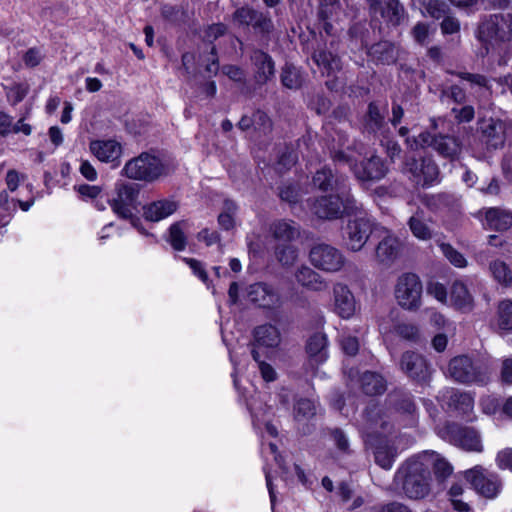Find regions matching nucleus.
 Listing matches in <instances>:
<instances>
[{"label": "nucleus", "mask_w": 512, "mask_h": 512, "mask_svg": "<svg viewBox=\"0 0 512 512\" xmlns=\"http://www.w3.org/2000/svg\"><path fill=\"white\" fill-rule=\"evenodd\" d=\"M340 346L343 352H358L362 348L360 339L350 334L341 336Z\"/></svg>", "instance_id": "obj_62"}, {"label": "nucleus", "mask_w": 512, "mask_h": 512, "mask_svg": "<svg viewBox=\"0 0 512 512\" xmlns=\"http://www.w3.org/2000/svg\"><path fill=\"white\" fill-rule=\"evenodd\" d=\"M280 79L284 87L294 90L301 88L305 81L302 71L290 63L282 67Z\"/></svg>", "instance_id": "obj_39"}, {"label": "nucleus", "mask_w": 512, "mask_h": 512, "mask_svg": "<svg viewBox=\"0 0 512 512\" xmlns=\"http://www.w3.org/2000/svg\"><path fill=\"white\" fill-rule=\"evenodd\" d=\"M404 170L409 172L417 183L422 181L423 186L435 182L439 175L437 164L429 157H407L404 162Z\"/></svg>", "instance_id": "obj_15"}, {"label": "nucleus", "mask_w": 512, "mask_h": 512, "mask_svg": "<svg viewBox=\"0 0 512 512\" xmlns=\"http://www.w3.org/2000/svg\"><path fill=\"white\" fill-rule=\"evenodd\" d=\"M387 172L388 168L384 160L376 155L353 166L355 177L362 182L378 181L384 178Z\"/></svg>", "instance_id": "obj_19"}, {"label": "nucleus", "mask_w": 512, "mask_h": 512, "mask_svg": "<svg viewBox=\"0 0 512 512\" xmlns=\"http://www.w3.org/2000/svg\"><path fill=\"white\" fill-rule=\"evenodd\" d=\"M447 372L450 377L459 382L477 381L475 368L467 354H460L452 358Z\"/></svg>", "instance_id": "obj_26"}, {"label": "nucleus", "mask_w": 512, "mask_h": 512, "mask_svg": "<svg viewBox=\"0 0 512 512\" xmlns=\"http://www.w3.org/2000/svg\"><path fill=\"white\" fill-rule=\"evenodd\" d=\"M361 386L365 394L377 395L385 391V381L377 373L365 372L361 376Z\"/></svg>", "instance_id": "obj_41"}, {"label": "nucleus", "mask_w": 512, "mask_h": 512, "mask_svg": "<svg viewBox=\"0 0 512 512\" xmlns=\"http://www.w3.org/2000/svg\"><path fill=\"white\" fill-rule=\"evenodd\" d=\"M440 28L444 35L456 34L460 31V21L449 13L443 18Z\"/></svg>", "instance_id": "obj_59"}, {"label": "nucleus", "mask_w": 512, "mask_h": 512, "mask_svg": "<svg viewBox=\"0 0 512 512\" xmlns=\"http://www.w3.org/2000/svg\"><path fill=\"white\" fill-rule=\"evenodd\" d=\"M312 265L326 272H338L345 264V257L337 248L320 243L314 245L309 253Z\"/></svg>", "instance_id": "obj_13"}, {"label": "nucleus", "mask_w": 512, "mask_h": 512, "mask_svg": "<svg viewBox=\"0 0 512 512\" xmlns=\"http://www.w3.org/2000/svg\"><path fill=\"white\" fill-rule=\"evenodd\" d=\"M401 367L405 373L414 379H425L429 374V367L422 354H403Z\"/></svg>", "instance_id": "obj_30"}, {"label": "nucleus", "mask_w": 512, "mask_h": 512, "mask_svg": "<svg viewBox=\"0 0 512 512\" xmlns=\"http://www.w3.org/2000/svg\"><path fill=\"white\" fill-rule=\"evenodd\" d=\"M248 299L261 308H273L280 302L278 293L266 283H254L248 290Z\"/></svg>", "instance_id": "obj_24"}, {"label": "nucleus", "mask_w": 512, "mask_h": 512, "mask_svg": "<svg viewBox=\"0 0 512 512\" xmlns=\"http://www.w3.org/2000/svg\"><path fill=\"white\" fill-rule=\"evenodd\" d=\"M271 230L273 237L277 240L284 241V243L290 242L297 234L295 227L284 220L274 223Z\"/></svg>", "instance_id": "obj_45"}, {"label": "nucleus", "mask_w": 512, "mask_h": 512, "mask_svg": "<svg viewBox=\"0 0 512 512\" xmlns=\"http://www.w3.org/2000/svg\"><path fill=\"white\" fill-rule=\"evenodd\" d=\"M43 55L37 47L29 48L23 55V62L29 68L38 66L43 60Z\"/></svg>", "instance_id": "obj_63"}, {"label": "nucleus", "mask_w": 512, "mask_h": 512, "mask_svg": "<svg viewBox=\"0 0 512 512\" xmlns=\"http://www.w3.org/2000/svg\"><path fill=\"white\" fill-rule=\"evenodd\" d=\"M161 16L171 23H178L182 19L183 12L177 6L165 4L161 7Z\"/></svg>", "instance_id": "obj_60"}, {"label": "nucleus", "mask_w": 512, "mask_h": 512, "mask_svg": "<svg viewBox=\"0 0 512 512\" xmlns=\"http://www.w3.org/2000/svg\"><path fill=\"white\" fill-rule=\"evenodd\" d=\"M187 227V220L177 221L170 226L168 242L174 250L183 251L186 248L187 238L184 229Z\"/></svg>", "instance_id": "obj_40"}, {"label": "nucleus", "mask_w": 512, "mask_h": 512, "mask_svg": "<svg viewBox=\"0 0 512 512\" xmlns=\"http://www.w3.org/2000/svg\"><path fill=\"white\" fill-rule=\"evenodd\" d=\"M401 243L396 237L386 236L376 247V257L381 263L390 264L400 254Z\"/></svg>", "instance_id": "obj_36"}, {"label": "nucleus", "mask_w": 512, "mask_h": 512, "mask_svg": "<svg viewBox=\"0 0 512 512\" xmlns=\"http://www.w3.org/2000/svg\"><path fill=\"white\" fill-rule=\"evenodd\" d=\"M511 131L510 123L495 118L483 120L479 126L480 140L489 151L503 148Z\"/></svg>", "instance_id": "obj_12"}, {"label": "nucleus", "mask_w": 512, "mask_h": 512, "mask_svg": "<svg viewBox=\"0 0 512 512\" xmlns=\"http://www.w3.org/2000/svg\"><path fill=\"white\" fill-rule=\"evenodd\" d=\"M431 470L439 478L452 473L450 464L434 452H424L408 460L398 471L405 494L414 499L424 497L429 491Z\"/></svg>", "instance_id": "obj_1"}, {"label": "nucleus", "mask_w": 512, "mask_h": 512, "mask_svg": "<svg viewBox=\"0 0 512 512\" xmlns=\"http://www.w3.org/2000/svg\"><path fill=\"white\" fill-rule=\"evenodd\" d=\"M169 165L161 158L149 152H142L128 160L121 170V175L134 181L153 183L170 174Z\"/></svg>", "instance_id": "obj_3"}, {"label": "nucleus", "mask_w": 512, "mask_h": 512, "mask_svg": "<svg viewBox=\"0 0 512 512\" xmlns=\"http://www.w3.org/2000/svg\"><path fill=\"white\" fill-rule=\"evenodd\" d=\"M178 209V203L169 199H161L144 206V217L148 221L158 222Z\"/></svg>", "instance_id": "obj_29"}, {"label": "nucleus", "mask_w": 512, "mask_h": 512, "mask_svg": "<svg viewBox=\"0 0 512 512\" xmlns=\"http://www.w3.org/2000/svg\"><path fill=\"white\" fill-rule=\"evenodd\" d=\"M278 195L282 201L289 204H296L301 198V191L298 184L287 183L279 188Z\"/></svg>", "instance_id": "obj_48"}, {"label": "nucleus", "mask_w": 512, "mask_h": 512, "mask_svg": "<svg viewBox=\"0 0 512 512\" xmlns=\"http://www.w3.org/2000/svg\"><path fill=\"white\" fill-rule=\"evenodd\" d=\"M449 73L459 77L462 80L468 81L472 85L479 87H487L488 84L487 78L482 74L455 71H449Z\"/></svg>", "instance_id": "obj_57"}, {"label": "nucleus", "mask_w": 512, "mask_h": 512, "mask_svg": "<svg viewBox=\"0 0 512 512\" xmlns=\"http://www.w3.org/2000/svg\"><path fill=\"white\" fill-rule=\"evenodd\" d=\"M395 333L404 340L413 343L421 342V334L419 328L412 323H399L394 328Z\"/></svg>", "instance_id": "obj_46"}, {"label": "nucleus", "mask_w": 512, "mask_h": 512, "mask_svg": "<svg viewBox=\"0 0 512 512\" xmlns=\"http://www.w3.org/2000/svg\"><path fill=\"white\" fill-rule=\"evenodd\" d=\"M29 91V85L25 83H14L8 88L7 97L11 100L12 105H16L23 101Z\"/></svg>", "instance_id": "obj_53"}, {"label": "nucleus", "mask_w": 512, "mask_h": 512, "mask_svg": "<svg viewBox=\"0 0 512 512\" xmlns=\"http://www.w3.org/2000/svg\"><path fill=\"white\" fill-rule=\"evenodd\" d=\"M328 346L327 337L324 333L315 332L306 343V352H323Z\"/></svg>", "instance_id": "obj_52"}, {"label": "nucleus", "mask_w": 512, "mask_h": 512, "mask_svg": "<svg viewBox=\"0 0 512 512\" xmlns=\"http://www.w3.org/2000/svg\"><path fill=\"white\" fill-rule=\"evenodd\" d=\"M312 59L321 69L322 74H326L327 76L340 71L342 68L340 57L325 49L314 51Z\"/></svg>", "instance_id": "obj_34"}, {"label": "nucleus", "mask_w": 512, "mask_h": 512, "mask_svg": "<svg viewBox=\"0 0 512 512\" xmlns=\"http://www.w3.org/2000/svg\"><path fill=\"white\" fill-rule=\"evenodd\" d=\"M242 131L253 129L259 136H266L273 130V122L269 115L258 109L251 116L243 115L237 124Z\"/></svg>", "instance_id": "obj_25"}, {"label": "nucleus", "mask_w": 512, "mask_h": 512, "mask_svg": "<svg viewBox=\"0 0 512 512\" xmlns=\"http://www.w3.org/2000/svg\"><path fill=\"white\" fill-rule=\"evenodd\" d=\"M372 232V223L366 217L349 220L346 226V245L352 251H359L367 242Z\"/></svg>", "instance_id": "obj_17"}, {"label": "nucleus", "mask_w": 512, "mask_h": 512, "mask_svg": "<svg viewBox=\"0 0 512 512\" xmlns=\"http://www.w3.org/2000/svg\"><path fill=\"white\" fill-rule=\"evenodd\" d=\"M249 58L256 84L265 85L275 77V61L269 53L259 48H252Z\"/></svg>", "instance_id": "obj_16"}, {"label": "nucleus", "mask_w": 512, "mask_h": 512, "mask_svg": "<svg viewBox=\"0 0 512 512\" xmlns=\"http://www.w3.org/2000/svg\"><path fill=\"white\" fill-rule=\"evenodd\" d=\"M338 6L337 0H320L318 8L319 20H329Z\"/></svg>", "instance_id": "obj_61"}, {"label": "nucleus", "mask_w": 512, "mask_h": 512, "mask_svg": "<svg viewBox=\"0 0 512 512\" xmlns=\"http://www.w3.org/2000/svg\"><path fill=\"white\" fill-rule=\"evenodd\" d=\"M309 107L318 115H324L330 110L331 101L327 97L317 94L311 99Z\"/></svg>", "instance_id": "obj_56"}, {"label": "nucleus", "mask_w": 512, "mask_h": 512, "mask_svg": "<svg viewBox=\"0 0 512 512\" xmlns=\"http://www.w3.org/2000/svg\"><path fill=\"white\" fill-rule=\"evenodd\" d=\"M311 210L314 215L323 220H336L344 215H357L362 210V204L346 189L337 194H329L316 198Z\"/></svg>", "instance_id": "obj_2"}, {"label": "nucleus", "mask_w": 512, "mask_h": 512, "mask_svg": "<svg viewBox=\"0 0 512 512\" xmlns=\"http://www.w3.org/2000/svg\"><path fill=\"white\" fill-rule=\"evenodd\" d=\"M385 126V114L375 102H370L362 119L364 133L376 135Z\"/></svg>", "instance_id": "obj_32"}, {"label": "nucleus", "mask_w": 512, "mask_h": 512, "mask_svg": "<svg viewBox=\"0 0 512 512\" xmlns=\"http://www.w3.org/2000/svg\"><path fill=\"white\" fill-rule=\"evenodd\" d=\"M448 434L453 444L467 451L481 452L483 449L481 439L478 433L473 429L451 425L448 426Z\"/></svg>", "instance_id": "obj_22"}, {"label": "nucleus", "mask_w": 512, "mask_h": 512, "mask_svg": "<svg viewBox=\"0 0 512 512\" xmlns=\"http://www.w3.org/2000/svg\"><path fill=\"white\" fill-rule=\"evenodd\" d=\"M90 152L101 162L119 164L122 155V145L116 140H92L89 143Z\"/></svg>", "instance_id": "obj_21"}, {"label": "nucleus", "mask_w": 512, "mask_h": 512, "mask_svg": "<svg viewBox=\"0 0 512 512\" xmlns=\"http://www.w3.org/2000/svg\"><path fill=\"white\" fill-rule=\"evenodd\" d=\"M489 269L494 279L504 287L512 286V270L502 260H494L490 263Z\"/></svg>", "instance_id": "obj_42"}, {"label": "nucleus", "mask_w": 512, "mask_h": 512, "mask_svg": "<svg viewBox=\"0 0 512 512\" xmlns=\"http://www.w3.org/2000/svg\"><path fill=\"white\" fill-rule=\"evenodd\" d=\"M140 188L135 183L119 182L115 184L114 195L107 198L106 202L110 205L112 211L120 218L130 220L135 225L133 211L137 209Z\"/></svg>", "instance_id": "obj_8"}, {"label": "nucleus", "mask_w": 512, "mask_h": 512, "mask_svg": "<svg viewBox=\"0 0 512 512\" xmlns=\"http://www.w3.org/2000/svg\"><path fill=\"white\" fill-rule=\"evenodd\" d=\"M252 335L253 346L257 349H276L282 341L278 327L270 323L256 326Z\"/></svg>", "instance_id": "obj_23"}, {"label": "nucleus", "mask_w": 512, "mask_h": 512, "mask_svg": "<svg viewBox=\"0 0 512 512\" xmlns=\"http://www.w3.org/2000/svg\"><path fill=\"white\" fill-rule=\"evenodd\" d=\"M372 16L380 15L392 27L400 26L407 18L404 5L399 0H367Z\"/></svg>", "instance_id": "obj_14"}, {"label": "nucleus", "mask_w": 512, "mask_h": 512, "mask_svg": "<svg viewBox=\"0 0 512 512\" xmlns=\"http://www.w3.org/2000/svg\"><path fill=\"white\" fill-rule=\"evenodd\" d=\"M451 112L457 123H469L475 117V110L472 105H465L460 108L453 107Z\"/></svg>", "instance_id": "obj_54"}, {"label": "nucleus", "mask_w": 512, "mask_h": 512, "mask_svg": "<svg viewBox=\"0 0 512 512\" xmlns=\"http://www.w3.org/2000/svg\"><path fill=\"white\" fill-rule=\"evenodd\" d=\"M295 278L298 284L312 291H323L327 288V283L322 277L308 266L299 267L295 272Z\"/></svg>", "instance_id": "obj_35"}, {"label": "nucleus", "mask_w": 512, "mask_h": 512, "mask_svg": "<svg viewBox=\"0 0 512 512\" xmlns=\"http://www.w3.org/2000/svg\"><path fill=\"white\" fill-rule=\"evenodd\" d=\"M345 179L343 177L336 176L329 167H323L316 171L313 176V184L319 190L329 191L337 190L340 191L345 189Z\"/></svg>", "instance_id": "obj_31"}, {"label": "nucleus", "mask_w": 512, "mask_h": 512, "mask_svg": "<svg viewBox=\"0 0 512 512\" xmlns=\"http://www.w3.org/2000/svg\"><path fill=\"white\" fill-rule=\"evenodd\" d=\"M422 290V282L418 275L404 273L397 279L395 298L402 308L416 311L421 306Z\"/></svg>", "instance_id": "obj_10"}, {"label": "nucleus", "mask_w": 512, "mask_h": 512, "mask_svg": "<svg viewBox=\"0 0 512 512\" xmlns=\"http://www.w3.org/2000/svg\"><path fill=\"white\" fill-rule=\"evenodd\" d=\"M232 21L238 27H251L256 35L270 41L275 31L272 17L267 11H260L250 6L237 8L232 14Z\"/></svg>", "instance_id": "obj_7"}, {"label": "nucleus", "mask_w": 512, "mask_h": 512, "mask_svg": "<svg viewBox=\"0 0 512 512\" xmlns=\"http://www.w3.org/2000/svg\"><path fill=\"white\" fill-rule=\"evenodd\" d=\"M296 163V157L291 151H284L278 158L275 165V170L278 173H284L289 170Z\"/></svg>", "instance_id": "obj_58"}, {"label": "nucleus", "mask_w": 512, "mask_h": 512, "mask_svg": "<svg viewBox=\"0 0 512 512\" xmlns=\"http://www.w3.org/2000/svg\"><path fill=\"white\" fill-rule=\"evenodd\" d=\"M277 261L283 266H291L298 257L297 249L290 243H281L274 251Z\"/></svg>", "instance_id": "obj_44"}, {"label": "nucleus", "mask_w": 512, "mask_h": 512, "mask_svg": "<svg viewBox=\"0 0 512 512\" xmlns=\"http://www.w3.org/2000/svg\"><path fill=\"white\" fill-rule=\"evenodd\" d=\"M439 401L447 404L448 407L454 408L467 414L473 410L474 399L468 393H461L453 388L442 391L439 395Z\"/></svg>", "instance_id": "obj_28"}, {"label": "nucleus", "mask_w": 512, "mask_h": 512, "mask_svg": "<svg viewBox=\"0 0 512 512\" xmlns=\"http://www.w3.org/2000/svg\"><path fill=\"white\" fill-rule=\"evenodd\" d=\"M450 298L452 304L462 312H470L474 307V300L466 285L456 280L451 286Z\"/></svg>", "instance_id": "obj_33"}, {"label": "nucleus", "mask_w": 512, "mask_h": 512, "mask_svg": "<svg viewBox=\"0 0 512 512\" xmlns=\"http://www.w3.org/2000/svg\"><path fill=\"white\" fill-rule=\"evenodd\" d=\"M463 493V486L459 483H454L448 491L450 502L456 512H469L470 510L469 504L460 498Z\"/></svg>", "instance_id": "obj_47"}, {"label": "nucleus", "mask_w": 512, "mask_h": 512, "mask_svg": "<svg viewBox=\"0 0 512 512\" xmlns=\"http://www.w3.org/2000/svg\"><path fill=\"white\" fill-rule=\"evenodd\" d=\"M440 249L444 256L456 267L463 268L467 265L465 257L448 243H441Z\"/></svg>", "instance_id": "obj_51"}, {"label": "nucleus", "mask_w": 512, "mask_h": 512, "mask_svg": "<svg viewBox=\"0 0 512 512\" xmlns=\"http://www.w3.org/2000/svg\"><path fill=\"white\" fill-rule=\"evenodd\" d=\"M252 356L260 370L262 378L267 382L274 381L276 379V371L272 365L265 360L267 354H252Z\"/></svg>", "instance_id": "obj_49"}, {"label": "nucleus", "mask_w": 512, "mask_h": 512, "mask_svg": "<svg viewBox=\"0 0 512 512\" xmlns=\"http://www.w3.org/2000/svg\"><path fill=\"white\" fill-rule=\"evenodd\" d=\"M375 416L362 429L364 441L366 446L373 450L376 463L384 469H390L395 455L380 432V430H386L387 422L383 420L382 416L378 414Z\"/></svg>", "instance_id": "obj_5"}, {"label": "nucleus", "mask_w": 512, "mask_h": 512, "mask_svg": "<svg viewBox=\"0 0 512 512\" xmlns=\"http://www.w3.org/2000/svg\"><path fill=\"white\" fill-rule=\"evenodd\" d=\"M334 311L343 319L351 318L356 312V300L349 287L342 283L333 286Z\"/></svg>", "instance_id": "obj_20"}, {"label": "nucleus", "mask_w": 512, "mask_h": 512, "mask_svg": "<svg viewBox=\"0 0 512 512\" xmlns=\"http://www.w3.org/2000/svg\"><path fill=\"white\" fill-rule=\"evenodd\" d=\"M485 219L490 229L506 231L512 226V213L497 207L486 211Z\"/></svg>", "instance_id": "obj_37"}, {"label": "nucleus", "mask_w": 512, "mask_h": 512, "mask_svg": "<svg viewBox=\"0 0 512 512\" xmlns=\"http://www.w3.org/2000/svg\"><path fill=\"white\" fill-rule=\"evenodd\" d=\"M315 414V405L311 400L301 399L296 403L295 406V417L309 418Z\"/></svg>", "instance_id": "obj_55"}, {"label": "nucleus", "mask_w": 512, "mask_h": 512, "mask_svg": "<svg viewBox=\"0 0 512 512\" xmlns=\"http://www.w3.org/2000/svg\"><path fill=\"white\" fill-rule=\"evenodd\" d=\"M362 44L367 47L368 56L377 64L391 65L398 59V50L395 44L390 41H379L370 47H368L367 42L362 41Z\"/></svg>", "instance_id": "obj_27"}, {"label": "nucleus", "mask_w": 512, "mask_h": 512, "mask_svg": "<svg viewBox=\"0 0 512 512\" xmlns=\"http://www.w3.org/2000/svg\"><path fill=\"white\" fill-rule=\"evenodd\" d=\"M247 406L252 415L253 426L262 438V456L266 460H268V457L271 456L276 464L279 467H282L281 457L277 452L276 444L272 441H268L266 443V440H269L270 438H276L278 434L276 427L270 422L269 408L263 405L255 396H252L251 399L247 401Z\"/></svg>", "instance_id": "obj_4"}, {"label": "nucleus", "mask_w": 512, "mask_h": 512, "mask_svg": "<svg viewBox=\"0 0 512 512\" xmlns=\"http://www.w3.org/2000/svg\"><path fill=\"white\" fill-rule=\"evenodd\" d=\"M476 37L488 46L512 40V14H492L484 17L478 25ZM488 52V47H485Z\"/></svg>", "instance_id": "obj_6"}, {"label": "nucleus", "mask_w": 512, "mask_h": 512, "mask_svg": "<svg viewBox=\"0 0 512 512\" xmlns=\"http://www.w3.org/2000/svg\"><path fill=\"white\" fill-rule=\"evenodd\" d=\"M411 34L414 40L420 44L424 45L429 37V26L424 22H418L411 30Z\"/></svg>", "instance_id": "obj_64"}, {"label": "nucleus", "mask_w": 512, "mask_h": 512, "mask_svg": "<svg viewBox=\"0 0 512 512\" xmlns=\"http://www.w3.org/2000/svg\"><path fill=\"white\" fill-rule=\"evenodd\" d=\"M226 26L223 23H216L208 26L202 35V44L198 47V63L205 67V71L216 75L219 70V59L214 41L226 33Z\"/></svg>", "instance_id": "obj_9"}, {"label": "nucleus", "mask_w": 512, "mask_h": 512, "mask_svg": "<svg viewBox=\"0 0 512 512\" xmlns=\"http://www.w3.org/2000/svg\"><path fill=\"white\" fill-rule=\"evenodd\" d=\"M464 478L481 496L493 499L501 491L502 484L497 475L488 472L482 466H475L464 472Z\"/></svg>", "instance_id": "obj_11"}, {"label": "nucleus", "mask_w": 512, "mask_h": 512, "mask_svg": "<svg viewBox=\"0 0 512 512\" xmlns=\"http://www.w3.org/2000/svg\"><path fill=\"white\" fill-rule=\"evenodd\" d=\"M408 226L412 234L420 240L427 241L433 237L431 228L425 222V212L422 209L418 208L409 218Z\"/></svg>", "instance_id": "obj_38"}, {"label": "nucleus", "mask_w": 512, "mask_h": 512, "mask_svg": "<svg viewBox=\"0 0 512 512\" xmlns=\"http://www.w3.org/2000/svg\"><path fill=\"white\" fill-rule=\"evenodd\" d=\"M423 144L433 148L439 155L445 158L454 159L460 153L459 141L449 135H433L430 132H423L421 137Z\"/></svg>", "instance_id": "obj_18"}, {"label": "nucleus", "mask_w": 512, "mask_h": 512, "mask_svg": "<svg viewBox=\"0 0 512 512\" xmlns=\"http://www.w3.org/2000/svg\"><path fill=\"white\" fill-rule=\"evenodd\" d=\"M497 326L502 331H512V301L505 299L497 307Z\"/></svg>", "instance_id": "obj_43"}, {"label": "nucleus", "mask_w": 512, "mask_h": 512, "mask_svg": "<svg viewBox=\"0 0 512 512\" xmlns=\"http://www.w3.org/2000/svg\"><path fill=\"white\" fill-rule=\"evenodd\" d=\"M424 7L428 15L436 20L450 13L449 6L441 0H429Z\"/></svg>", "instance_id": "obj_50"}]
</instances>
